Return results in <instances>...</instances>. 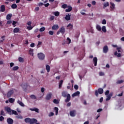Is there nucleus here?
I'll return each instance as SVG.
<instances>
[{"label": "nucleus", "instance_id": "obj_13", "mask_svg": "<svg viewBox=\"0 0 124 124\" xmlns=\"http://www.w3.org/2000/svg\"><path fill=\"white\" fill-rule=\"evenodd\" d=\"M60 31L62 33V34H63L64 32H65V29H64V27H62L60 29Z\"/></svg>", "mask_w": 124, "mask_h": 124}, {"label": "nucleus", "instance_id": "obj_8", "mask_svg": "<svg viewBox=\"0 0 124 124\" xmlns=\"http://www.w3.org/2000/svg\"><path fill=\"white\" fill-rule=\"evenodd\" d=\"M14 93V91H13V90H11L10 91H9L7 94V96L8 97H10V96H11V95H12V94H13Z\"/></svg>", "mask_w": 124, "mask_h": 124}, {"label": "nucleus", "instance_id": "obj_42", "mask_svg": "<svg viewBox=\"0 0 124 124\" xmlns=\"http://www.w3.org/2000/svg\"><path fill=\"white\" fill-rule=\"evenodd\" d=\"M18 61H19V62H24V59L22 57H19L18 58Z\"/></svg>", "mask_w": 124, "mask_h": 124}, {"label": "nucleus", "instance_id": "obj_1", "mask_svg": "<svg viewBox=\"0 0 124 124\" xmlns=\"http://www.w3.org/2000/svg\"><path fill=\"white\" fill-rule=\"evenodd\" d=\"M6 111H7V113L9 114V115H18L17 113V111L11 109H6Z\"/></svg>", "mask_w": 124, "mask_h": 124}, {"label": "nucleus", "instance_id": "obj_22", "mask_svg": "<svg viewBox=\"0 0 124 124\" xmlns=\"http://www.w3.org/2000/svg\"><path fill=\"white\" fill-rule=\"evenodd\" d=\"M9 102L10 103H14V102H15V99L12 98H9Z\"/></svg>", "mask_w": 124, "mask_h": 124}, {"label": "nucleus", "instance_id": "obj_62", "mask_svg": "<svg viewBox=\"0 0 124 124\" xmlns=\"http://www.w3.org/2000/svg\"><path fill=\"white\" fill-rule=\"evenodd\" d=\"M123 93H124V92H122L120 94H118L117 96H123Z\"/></svg>", "mask_w": 124, "mask_h": 124}, {"label": "nucleus", "instance_id": "obj_21", "mask_svg": "<svg viewBox=\"0 0 124 124\" xmlns=\"http://www.w3.org/2000/svg\"><path fill=\"white\" fill-rule=\"evenodd\" d=\"M62 96H63V97H66V96H67V92L65 91L62 92Z\"/></svg>", "mask_w": 124, "mask_h": 124}, {"label": "nucleus", "instance_id": "obj_50", "mask_svg": "<svg viewBox=\"0 0 124 124\" xmlns=\"http://www.w3.org/2000/svg\"><path fill=\"white\" fill-rule=\"evenodd\" d=\"M41 44H42V42L39 41L38 45L37 46V48H39V47H40V46H39V45H41Z\"/></svg>", "mask_w": 124, "mask_h": 124}, {"label": "nucleus", "instance_id": "obj_18", "mask_svg": "<svg viewBox=\"0 0 124 124\" xmlns=\"http://www.w3.org/2000/svg\"><path fill=\"white\" fill-rule=\"evenodd\" d=\"M72 10V7H71V6H69L68 8V9H66L65 10L66 12H70Z\"/></svg>", "mask_w": 124, "mask_h": 124}, {"label": "nucleus", "instance_id": "obj_26", "mask_svg": "<svg viewBox=\"0 0 124 124\" xmlns=\"http://www.w3.org/2000/svg\"><path fill=\"white\" fill-rule=\"evenodd\" d=\"M21 87L24 90H26V89H27V88L28 87V85H27V84H23L21 85Z\"/></svg>", "mask_w": 124, "mask_h": 124}, {"label": "nucleus", "instance_id": "obj_43", "mask_svg": "<svg viewBox=\"0 0 124 124\" xmlns=\"http://www.w3.org/2000/svg\"><path fill=\"white\" fill-rule=\"evenodd\" d=\"M27 30H28L29 31H31V30H32V27H31V25L30 26H27Z\"/></svg>", "mask_w": 124, "mask_h": 124}, {"label": "nucleus", "instance_id": "obj_60", "mask_svg": "<svg viewBox=\"0 0 124 124\" xmlns=\"http://www.w3.org/2000/svg\"><path fill=\"white\" fill-rule=\"evenodd\" d=\"M92 5H95V4H96V2H95V1L93 0V1H92Z\"/></svg>", "mask_w": 124, "mask_h": 124}, {"label": "nucleus", "instance_id": "obj_20", "mask_svg": "<svg viewBox=\"0 0 124 124\" xmlns=\"http://www.w3.org/2000/svg\"><path fill=\"white\" fill-rule=\"evenodd\" d=\"M11 17H12V14H8L7 16H6L7 20H10L11 19Z\"/></svg>", "mask_w": 124, "mask_h": 124}, {"label": "nucleus", "instance_id": "obj_15", "mask_svg": "<svg viewBox=\"0 0 124 124\" xmlns=\"http://www.w3.org/2000/svg\"><path fill=\"white\" fill-rule=\"evenodd\" d=\"M52 30L54 31H56V30L59 29V25H54L52 27Z\"/></svg>", "mask_w": 124, "mask_h": 124}, {"label": "nucleus", "instance_id": "obj_46", "mask_svg": "<svg viewBox=\"0 0 124 124\" xmlns=\"http://www.w3.org/2000/svg\"><path fill=\"white\" fill-rule=\"evenodd\" d=\"M31 97L32 98V99H36V97L34 95H31Z\"/></svg>", "mask_w": 124, "mask_h": 124}, {"label": "nucleus", "instance_id": "obj_25", "mask_svg": "<svg viewBox=\"0 0 124 124\" xmlns=\"http://www.w3.org/2000/svg\"><path fill=\"white\" fill-rule=\"evenodd\" d=\"M25 123H31V118H25Z\"/></svg>", "mask_w": 124, "mask_h": 124}, {"label": "nucleus", "instance_id": "obj_34", "mask_svg": "<svg viewBox=\"0 0 124 124\" xmlns=\"http://www.w3.org/2000/svg\"><path fill=\"white\" fill-rule=\"evenodd\" d=\"M110 5H111V6H110V8H111V9H114V8H115V4H114V3L110 2Z\"/></svg>", "mask_w": 124, "mask_h": 124}, {"label": "nucleus", "instance_id": "obj_44", "mask_svg": "<svg viewBox=\"0 0 124 124\" xmlns=\"http://www.w3.org/2000/svg\"><path fill=\"white\" fill-rule=\"evenodd\" d=\"M53 116H54V112H51L48 114V117H53Z\"/></svg>", "mask_w": 124, "mask_h": 124}, {"label": "nucleus", "instance_id": "obj_32", "mask_svg": "<svg viewBox=\"0 0 124 124\" xmlns=\"http://www.w3.org/2000/svg\"><path fill=\"white\" fill-rule=\"evenodd\" d=\"M62 83H63V80H61L60 82L59 83V89H61L62 88Z\"/></svg>", "mask_w": 124, "mask_h": 124}, {"label": "nucleus", "instance_id": "obj_57", "mask_svg": "<svg viewBox=\"0 0 124 124\" xmlns=\"http://www.w3.org/2000/svg\"><path fill=\"white\" fill-rule=\"evenodd\" d=\"M99 76H104V73H103L102 72H99Z\"/></svg>", "mask_w": 124, "mask_h": 124}, {"label": "nucleus", "instance_id": "obj_52", "mask_svg": "<svg viewBox=\"0 0 124 124\" xmlns=\"http://www.w3.org/2000/svg\"><path fill=\"white\" fill-rule=\"evenodd\" d=\"M16 24H17V22H16L15 21H13L12 24L14 26V27H16V25H16Z\"/></svg>", "mask_w": 124, "mask_h": 124}, {"label": "nucleus", "instance_id": "obj_4", "mask_svg": "<svg viewBox=\"0 0 124 124\" xmlns=\"http://www.w3.org/2000/svg\"><path fill=\"white\" fill-rule=\"evenodd\" d=\"M70 116L71 117H75L76 116V110H71L70 111Z\"/></svg>", "mask_w": 124, "mask_h": 124}, {"label": "nucleus", "instance_id": "obj_30", "mask_svg": "<svg viewBox=\"0 0 124 124\" xmlns=\"http://www.w3.org/2000/svg\"><path fill=\"white\" fill-rule=\"evenodd\" d=\"M98 92L100 94H102V93H103V90L102 88H99Z\"/></svg>", "mask_w": 124, "mask_h": 124}, {"label": "nucleus", "instance_id": "obj_64", "mask_svg": "<svg viewBox=\"0 0 124 124\" xmlns=\"http://www.w3.org/2000/svg\"><path fill=\"white\" fill-rule=\"evenodd\" d=\"M34 43H32L31 44V45H30V46H31V47H34Z\"/></svg>", "mask_w": 124, "mask_h": 124}, {"label": "nucleus", "instance_id": "obj_48", "mask_svg": "<svg viewBox=\"0 0 124 124\" xmlns=\"http://www.w3.org/2000/svg\"><path fill=\"white\" fill-rule=\"evenodd\" d=\"M48 33L49 34H50V35H53V34H54V31H49Z\"/></svg>", "mask_w": 124, "mask_h": 124}, {"label": "nucleus", "instance_id": "obj_10", "mask_svg": "<svg viewBox=\"0 0 124 124\" xmlns=\"http://www.w3.org/2000/svg\"><path fill=\"white\" fill-rule=\"evenodd\" d=\"M93 62L94 63V66H96V65H97V58L94 57L93 58Z\"/></svg>", "mask_w": 124, "mask_h": 124}, {"label": "nucleus", "instance_id": "obj_7", "mask_svg": "<svg viewBox=\"0 0 124 124\" xmlns=\"http://www.w3.org/2000/svg\"><path fill=\"white\" fill-rule=\"evenodd\" d=\"M66 97V99L65 100V102H69V101H70V98H71L70 94H67Z\"/></svg>", "mask_w": 124, "mask_h": 124}, {"label": "nucleus", "instance_id": "obj_14", "mask_svg": "<svg viewBox=\"0 0 124 124\" xmlns=\"http://www.w3.org/2000/svg\"><path fill=\"white\" fill-rule=\"evenodd\" d=\"M19 31H20V28H16L13 30V32L14 33H17Z\"/></svg>", "mask_w": 124, "mask_h": 124}, {"label": "nucleus", "instance_id": "obj_29", "mask_svg": "<svg viewBox=\"0 0 124 124\" xmlns=\"http://www.w3.org/2000/svg\"><path fill=\"white\" fill-rule=\"evenodd\" d=\"M102 31H103V32H106V31H107V30H106V27L103 26L102 27Z\"/></svg>", "mask_w": 124, "mask_h": 124}, {"label": "nucleus", "instance_id": "obj_56", "mask_svg": "<svg viewBox=\"0 0 124 124\" xmlns=\"http://www.w3.org/2000/svg\"><path fill=\"white\" fill-rule=\"evenodd\" d=\"M62 8L65 9L67 8V5L66 4H63L62 5Z\"/></svg>", "mask_w": 124, "mask_h": 124}, {"label": "nucleus", "instance_id": "obj_23", "mask_svg": "<svg viewBox=\"0 0 124 124\" xmlns=\"http://www.w3.org/2000/svg\"><path fill=\"white\" fill-rule=\"evenodd\" d=\"M17 103L22 107H24L25 106V105H24V103H23V102H22V101H19V100L17 101Z\"/></svg>", "mask_w": 124, "mask_h": 124}, {"label": "nucleus", "instance_id": "obj_12", "mask_svg": "<svg viewBox=\"0 0 124 124\" xmlns=\"http://www.w3.org/2000/svg\"><path fill=\"white\" fill-rule=\"evenodd\" d=\"M7 122L8 124H13V119L11 118H8L7 119Z\"/></svg>", "mask_w": 124, "mask_h": 124}, {"label": "nucleus", "instance_id": "obj_63", "mask_svg": "<svg viewBox=\"0 0 124 124\" xmlns=\"http://www.w3.org/2000/svg\"><path fill=\"white\" fill-rule=\"evenodd\" d=\"M10 67H12L13 66H14V63L13 62H11L10 63Z\"/></svg>", "mask_w": 124, "mask_h": 124}, {"label": "nucleus", "instance_id": "obj_36", "mask_svg": "<svg viewBox=\"0 0 124 124\" xmlns=\"http://www.w3.org/2000/svg\"><path fill=\"white\" fill-rule=\"evenodd\" d=\"M12 69L14 71H16V70H18V69H19V67L17 66H14Z\"/></svg>", "mask_w": 124, "mask_h": 124}, {"label": "nucleus", "instance_id": "obj_17", "mask_svg": "<svg viewBox=\"0 0 124 124\" xmlns=\"http://www.w3.org/2000/svg\"><path fill=\"white\" fill-rule=\"evenodd\" d=\"M71 16V15L69 14L66 15V16H65V19L66 20V21H69L70 20Z\"/></svg>", "mask_w": 124, "mask_h": 124}, {"label": "nucleus", "instance_id": "obj_45", "mask_svg": "<svg viewBox=\"0 0 124 124\" xmlns=\"http://www.w3.org/2000/svg\"><path fill=\"white\" fill-rule=\"evenodd\" d=\"M16 119H20L21 120H22V119H23V116H21V115H18L16 116Z\"/></svg>", "mask_w": 124, "mask_h": 124}, {"label": "nucleus", "instance_id": "obj_6", "mask_svg": "<svg viewBox=\"0 0 124 124\" xmlns=\"http://www.w3.org/2000/svg\"><path fill=\"white\" fill-rule=\"evenodd\" d=\"M79 95H80V92L77 91V92H75V93H74L72 95V96L73 97H75V96H79Z\"/></svg>", "mask_w": 124, "mask_h": 124}, {"label": "nucleus", "instance_id": "obj_37", "mask_svg": "<svg viewBox=\"0 0 124 124\" xmlns=\"http://www.w3.org/2000/svg\"><path fill=\"white\" fill-rule=\"evenodd\" d=\"M107 6H109V2H108L104 3V8H105V7H107Z\"/></svg>", "mask_w": 124, "mask_h": 124}, {"label": "nucleus", "instance_id": "obj_38", "mask_svg": "<svg viewBox=\"0 0 124 124\" xmlns=\"http://www.w3.org/2000/svg\"><path fill=\"white\" fill-rule=\"evenodd\" d=\"M67 44H70L71 43V40L69 38H67Z\"/></svg>", "mask_w": 124, "mask_h": 124}, {"label": "nucleus", "instance_id": "obj_24", "mask_svg": "<svg viewBox=\"0 0 124 124\" xmlns=\"http://www.w3.org/2000/svg\"><path fill=\"white\" fill-rule=\"evenodd\" d=\"M29 54L31 55V56H32L33 57V50L31 48L29 50Z\"/></svg>", "mask_w": 124, "mask_h": 124}, {"label": "nucleus", "instance_id": "obj_19", "mask_svg": "<svg viewBox=\"0 0 124 124\" xmlns=\"http://www.w3.org/2000/svg\"><path fill=\"white\" fill-rule=\"evenodd\" d=\"M53 14H54L56 17H58V16H60V12H53Z\"/></svg>", "mask_w": 124, "mask_h": 124}, {"label": "nucleus", "instance_id": "obj_58", "mask_svg": "<svg viewBox=\"0 0 124 124\" xmlns=\"http://www.w3.org/2000/svg\"><path fill=\"white\" fill-rule=\"evenodd\" d=\"M78 88H79V87L78 86V85H75V86H74V89H75V90H78Z\"/></svg>", "mask_w": 124, "mask_h": 124}, {"label": "nucleus", "instance_id": "obj_41", "mask_svg": "<svg viewBox=\"0 0 124 124\" xmlns=\"http://www.w3.org/2000/svg\"><path fill=\"white\" fill-rule=\"evenodd\" d=\"M110 99H111V96H109V95H107L106 100L108 101V100H110Z\"/></svg>", "mask_w": 124, "mask_h": 124}, {"label": "nucleus", "instance_id": "obj_33", "mask_svg": "<svg viewBox=\"0 0 124 124\" xmlns=\"http://www.w3.org/2000/svg\"><path fill=\"white\" fill-rule=\"evenodd\" d=\"M11 7L13 9H16V8H17V5L16 4H13Z\"/></svg>", "mask_w": 124, "mask_h": 124}, {"label": "nucleus", "instance_id": "obj_40", "mask_svg": "<svg viewBox=\"0 0 124 124\" xmlns=\"http://www.w3.org/2000/svg\"><path fill=\"white\" fill-rule=\"evenodd\" d=\"M39 31L41 32L44 31H45V27H43L41 28L40 29Z\"/></svg>", "mask_w": 124, "mask_h": 124}, {"label": "nucleus", "instance_id": "obj_53", "mask_svg": "<svg viewBox=\"0 0 124 124\" xmlns=\"http://www.w3.org/2000/svg\"><path fill=\"white\" fill-rule=\"evenodd\" d=\"M123 82H124V81L123 80H118L117 82V84H122V83H123Z\"/></svg>", "mask_w": 124, "mask_h": 124}, {"label": "nucleus", "instance_id": "obj_55", "mask_svg": "<svg viewBox=\"0 0 124 124\" xmlns=\"http://www.w3.org/2000/svg\"><path fill=\"white\" fill-rule=\"evenodd\" d=\"M54 110L56 113V115H58V114H59V109H55Z\"/></svg>", "mask_w": 124, "mask_h": 124}, {"label": "nucleus", "instance_id": "obj_49", "mask_svg": "<svg viewBox=\"0 0 124 124\" xmlns=\"http://www.w3.org/2000/svg\"><path fill=\"white\" fill-rule=\"evenodd\" d=\"M102 24L103 25H106V20L103 19L102 21Z\"/></svg>", "mask_w": 124, "mask_h": 124}, {"label": "nucleus", "instance_id": "obj_35", "mask_svg": "<svg viewBox=\"0 0 124 124\" xmlns=\"http://www.w3.org/2000/svg\"><path fill=\"white\" fill-rule=\"evenodd\" d=\"M53 102L55 104H59V103L60 102V100L55 99L54 100H53Z\"/></svg>", "mask_w": 124, "mask_h": 124}, {"label": "nucleus", "instance_id": "obj_59", "mask_svg": "<svg viewBox=\"0 0 124 124\" xmlns=\"http://www.w3.org/2000/svg\"><path fill=\"white\" fill-rule=\"evenodd\" d=\"M109 90H107V91L105 92V94L106 95H108V94H109Z\"/></svg>", "mask_w": 124, "mask_h": 124}, {"label": "nucleus", "instance_id": "obj_54", "mask_svg": "<svg viewBox=\"0 0 124 124\" xmlns=\"http://www.w3.org/2000/svg\"><path fill=\"white\" fill-rule=\"evenodd\" d=\"M55 19V16H51L50 17V21H53V20Z\"/></svg>", "mask_w": 124, "mask_h": 124}, {"label": "nucleus", "instance_id": "obj_47", "mask_svg": "<svg viewBox=\"0 0 124 124\" xmlns=\"http://www.w3.org/2000/svg\"><path fill=\"white\" fill-rule=\"evenodd\" d=\"M1 116H5V113H4V111L3 110H1L0 112Z\"/></svg>", "mask_w": 124, "mask_h": 124}, {"label": "nucleus", "instance_id": "obj_9", "mask_svg": "<svg viewBox=\"0 0 124 124\" xmlns=\"http://www.w3.org/2000/svg\"><path fill=\"white\" fill-rule=\"evenodd\" d=\"M37 123V120L34 118L31 119L30 124H36Z\"/></svg>", "mask_w": 124, "mask_h": 124}, {"label": "nucleus", "instance_id": "obj_5", "mask_svg": "<svg viewBox=\"0 0 124 124\" xmlns=\"http://www.w3.org/2000/svg\"><path fill=\"white\" fill-rule=\"evenodd\" d=\"M52 96V93H48L47 94H46V100H49V99H51V97Z\"/></svg>", "mask_w": 124, "mask_h": 124}, {"label": "nucleus", "instance_id": "obj_61", "mask_svg": "<svg viewBox=\"0 0 124 124\" xmlns=\"http://www.w3.org/2000/svg\"><path fill=\"white\" fill-rule=\"evenodd\" d=\"M3 120H4V117H3V116H0V122H2V121Z\"/></svg>", "mask_w": 124, "mask_h": 124}, {"label": "nucleus", "instance_id": "obj_28", "mask_svg": "<svg viewBox=\"0 0 124 124\" xmlns=\"http://www.w3.org/2000/svg\"><path fill=\"white\" fill-rule=\"evenodd\" d=\"M46 68L47 72H50V66H49L48 65H46Z\"/></svg>", "mask_w": 124, "mask_h": 124}, {"label": "nucleus", "instance_id": "obj_39", "mask_svg": "<svg viewBox=\"0 0 124 124\" xmlns=\"http://www.w3.org/2000/svg\"><path fill=\"white\" fill-rule=\"evenodd\" d=\"M31 111H35L36 113H39V109H31Z\"/></svg>", "mask_w": 124, "mask_h": 124}, {"label": "nucleus", "instance_id": "obj_3", "mask_svg": "<svg viewBox=\"0 0 124 124\" xmlns=\"http://www.w3.org/2000/svg\"><path fill=\"white\" fill-rule=\"evenodd\" d=\"M108 51H109V48H108V46H104L103 48V53H105V54H106L108 52Z\"/></svg>", "mask_w": 124, "mask_h": 124}, {"label": "nucleus", "instance_id": "obj_16", "mask_svg": "<svg viewBox=\"0 0 124 124\" xmlns=\"http://www.w3.org/2000/svg\"><path fill=\"white\" fill-rule=\"evenodd\" d=\"M96 29L98 31H101V27H100V25L97 24L96 25Z\"/></svg>", "mask_w": 124, "mask_h": 124}, {"label": "nucleus", "instance_id": "obj_2", "mask_svg": "<svg viewBox=\"0 0 124 124\" xmlns=\"http://www.w3.org/2000/svg\"><path fill=\"white\" fill-rule=\"evenodd\" d=\"M38 58L41 61H43L45 59V55L43 53H40L38 54Z\"/></svg>", "mask_w": 124, "mask_h": 124}, {"label": "nucleus", "instance_id": "obj_11", "mask_svg": "<svg viewBox=\"0 0 124 124\" xmlns=\"http://www.w3.org/2000/svg\"><path fill=\"white\" fill-rule=\"evenodd\" d=\"M4 11H5V6H4V5H2L0 7V12H4Z\"/></svg>", "mask_w": 124, "mask_h": 124}, {"label": "nucleus", "instance_id": "obj_51", "mask_svg": "<svg viewBox=\"0 0 124 124\" xmlns=\"http://www.w3.org/2000/svg\"><path fill=\"white\" fill-rule=\"evenodd\" d=\"M121 49H122V48L121 47H118L117 48V50L118 53H121Z\"/></svg>", "mask_w": 124, "mask_h": 124}, {"label": "nucleus", "instance_id": "obj_31", "mask_svg": "<svg viewBox=\"0 0 124 124\" xmlns=\"http://www.w3.org/2000/svg\"><path fill=\"white\" fill-rule=\"evenodd\" d=\"M67 27L68 28V29H69V30H72V29L73 28V25L70 23L67 26Z\"/></svg>", "mask_w": 124, "mask_h": 124}, {"label": "nucleus", "instance_id": "obj_27", "mask_svg": "<svg viewBox=\"0 0 124 124\" xmlns=\"http://www.w3.org/2000/svg\"><path fill=\"white\" fill-rule=\"evenodd\" d=\"M114 55H115V56H117V57H118V58L121 57V53H118V52H117V51H115L114 52Z\"/></svg>", "mask_w": 124, "mask_h": 124}]
</instances>
